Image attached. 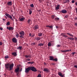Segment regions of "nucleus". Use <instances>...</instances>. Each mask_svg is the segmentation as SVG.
Listing matches in <instances>:
<instances>
[{
	"mask_svg": "<svg viewBox=\"0 0 77 77\" xmlns=\"http://www.w3.org/2000/svg\"><path fill=\"white\" fill-rule=\"evenodd\" d=\"M5 69H7L8 71H11L13 69L14 67V64L12 63L10 64L8 63L5 64Z\"/></svg>",
	"mask_w": 77,
	"mask_h": 77,
	"instance_id": "obj_1",
	"label": "nucleus"
},
{
	"mask_svg": "<svg viewBox=\"0 0 77 77\" xmlns=\"http://www.w3.org/2000/svg\"><path fill=\"white\" fill-rule=\"evenodd\" d=\"M30 70H32V71H33L34 72H37V69H36L35 67L33 66H30L29 67L27 68H26V70L25 71V72L27 73L29 72V71Z\"/></svg>",
	"mask_w": 77,
	"mask_h": 77,
	"instance_id": "obj_2",
	"label": "nucleus"
},
{
	"mask_svg": "<svg viewBox=\"0 0 77 77\" xmlns=\"http://www.w3.org/2000/svg\"><path fill=\"white\" fill-rule=\"evenodd\" d=\"M19 34H18L20 35V38H24V35L25 34V32L23 31H22L20 32H19Z\"/></svg>",
	"mask_w": 77,
	"mask_h": 77,
	"instance_id": "obj_3",
	"label": "nucleus"
},
{
	"mask_svg": "<svg viewBox=\"0 0 77 77\" xmlns=\"http://www.w3.org/2000/svg\"><path fill=\"white\" fill-rule=\"evenodd\" d=\"M5 16H7V17H8V18H9L10 19H11V20H13V19H12V17L10 14L6 13L5 14Z\"/></svg>",
	"mask_w": 77,
	"mask_h": 77,
	"instance_id": "obj_4",
	"label": "nucleus"
},
{
	"mask_svg": "<svg viewBox=\"0 0 77 77\" xmlns=\"http://www.w3.org/2000/svg\"><path fill=\"white\" fill-rule=\"evenodd\" d=\"M63 37H64V38H66L67 37V39H69L70 40H71L72 41H73L74 40V38L73 37H68V36H63Z\"/></svg>",
	"mask_w": 77,
	"mask_h": 77,
	"instance_id": "obj_5",
	"label": "nucleus"
},
{
	"mask_svg": "<svg viewBox=\"0 0 77 77\" xmlns=\"http://www.w3.org/2000/svg\"><path fill=\"white\" fill-rule=\"evenodd\" d=\"M60 13H62L63 14H66L67 13V11L66 10H63L61 11H59Z\"/></svg>",
	"mask_w": 77,
	"mask_h": 77,
	"instance_id": "obj_6",
	"label": "nucleus"
},
{
	"mask_svg": "<svg viewBox=\"0 0 77 77\" xmlns=\"http://www.w3.org/2000/svg\"><path fill=\"white\" fill-rule=\"evenodd\" d=\"M12 42L14 43H17V39H16V38H12Z\"/></svg>",
	"mask_w": 77,
	"mask_h": 77,
	"instance_id": "obj_7",
	"label": "nucleus"
},
{
	"mask_svg": "<svg viewBox=\"0 0 77 77\" xmlns=\"http://www.w3.org/2000/svg\"><path fill=\"white\" fill-rule=\"evenodd\" d=\"M60 5H58L57 6H56L55 7V10H57L60 9Z\"/></svg>",
	"mask_w": 77,
	"mask_h": 77,
	"instance_id": "obj_8",
	"label": "nucleus"
},
{
	"mask_svg": "<svg viewBox=\"0 0 77 77\" xmlns=\"http://www.w3.org/2000/svg\"><path fill=\"white\" fill-rule=\"evenodd\" d=\"M7 5L9 6H11L12 3L11 2H7Z\"/></svg>",
	"mask_w": 77,
	"mask_h": 77,
	"instance_id": "obj_9",
	"label": "nucleus"
},
{
	"mask_svg": "<svg viewBox=\"0 0 77 77\" xmlns=\"http://www.w3.org/2000/svg\"><path fill=\"white\" fill-rule=\"evenodd\" d=\"M43 71L46 72H49V70H48V69L47 68H44V69H43Z\"/></svg>",
	"mask_w": 77,
	"mask_h": 77,
	"instance_id": "obj_10",
	"label": "nucleus"
},
{
	"mask_svg": "<svg viewBox=\"0 0 77 77\" xmlns=\"http://www.w3.org/2000/svg\"><path fill=\"white\" fill-rule=\"evenodd\" d=\"M26 19V18L25 17H21L20 19V22H23L24 21V20Z\"/></svg>",
	"mask_w": 77,
	"mask_h": 77,
	"instance_id": "obj_11",
	"label": "nucleus"
},
{
	"mask_svg": "<svg viewBox=\"0 0 77 77\" xmlns=\"http://www.w3.org/2000/svg\"><path fill=\"white\" fill-rule=\"evenodd\" d=\"M62 74H63V73L60 72H58V75H59V76L61 77H63V75Z\"/></svg>",
	"mask_w": 77,
	"mask_h": 77,
	"instance_id": "obj_12",
	"label": "nucleus"
},
{
	"mask_svg": "<svg viewBox=\"0 0 77 77\" xmlns=\"http://www.w3.org/2000/svg\"><path fill=\"white\" fill-rule=\"evenodd\" d=\"M34 30H36V29H38V26H37V25H36L35 26H34Z\"/></svg>",
	"mask_w": 77,
	"mask_h": 77,
	"instance_id": "obj_13",
	"label": "nucleus"
},
{
	"mask_svg": "<svg viewBox=\"0 0 77 77\" xmlns=\"http://www.w3.org/2000/svg\"><path fill=\"white\" fill-rule=\"evenodd\" d=\"M46 27H48V28H50V29H52L53 28V26H52V25L51 26H49V25H46Z\"/></svg>",
	"mask_w": 77,
	"mask_h": 77,
	"instance_id": "obj_14",
	"label": "nucleus"
},
{
	"mask_svg": "<svg viewBox=\"0 0 77 77\" xmlns=\"http://www.w3.org/2000/svg\"><path fill=\"white\" fill-rule=\"evenodd\" d=\"M27 23H28L30 24L32 23V20H31V19L28 20L27 21Z\"/></svg>",
	"mask_w": 77,
	"mask_h": 77,
	"instance_id": "obj_15",
	"label": "nucleus"
},
{
	"mask_svg": "<svg viewBox=\"0 0 77 77\" xmlns=\"http://www.w3.org/2000/svg\"><path fill=\"white\" fill-rule=\"evenodd\" d=\"M35 39H36L37 41H39V40H40V39H41V38L40 37H37L36 38H35Z\"/></svg>",
	"mask_w": 77,
	"mask_h": 77,
	"instance_id": "obj_16",
	"label": "nucleus"
},
{
	"mask_svg": "<svg viewBox=\"0 0 77 77\" xmlns=\"http://www.w3.org/2000/svg\"><path fill=\"white\" fill-rule=\"evenodd\" d=\"M19 70H20V68L19 67H17V69H15V72H18V71H19Z\"/></svg>",
	"mask_w": 77,
	"mask_h": 77,
	"instance_id": "obj_17",
	"label": "nucleus"
},
{
	"mask_svg": "<svg viewBox=\"0 0 77 77\" xmlns=\"http://www.w3.org/2000/svg\"><path fill=\"white\" fill-rule=\"evenodd\" d=\"M25 57H26V58H31V55H25Z\"/></svg>",
	"mask_w": 77,
	"mask_h": 77,
	"instance_id": "obj_18",
	"label": "nucleus"
},
{
	"mask_svg": "<svg viewBox=\"0 0 77 77\" xmlns=\"http://www.w3.org/2000/svg\"><path fill=\"white\" fill-rule=\"evenodd\" d=\"M49 60L51 61H57V58H55V59H53L52 60L49 59Z\"/></svg>",
	"mask_w": 77,
	"mask_h": 77,
	"instance_id": "obj_19",
	"label": "nucleus"
},
{
	"mask_svg": "<svg viewBox=\"0 0 77 77\" xmlns=\"http://www.w3.org/2000/svg\"><path fill=\"white\" fill-rule=\"evenodd\" d=\"M69 2V0H65V1H64V3H68Z\"/></svg>",
	"mask_w": 77,
	"mask_h": 77,
	"instance_id": "obj_20",
	"label": "nucleus"
},
{
	"mask_svg": "<svg viewBox=\"0 0 77 77\" xmlns=\"http://www.w3.org/2000/svg\"><path fill=\"white\" fill-rule=\"evenodd\" d=\"M61 52H69V50H61Z\"/></svg>",
	"mask_w": 77,
	"mask_h": 77,
	"instance_id": "obj_21",
	"label": "nucleus"
},
{
	"mask_svg": "<svg viewBox=\"0 0 77 77\" xmlns=\"http://www.w3.org/2000/svg\"><path fill=\"white\" fill-rule=\"evenodd\" d=\"M37 46H43V44L42 43H39L38 44V45H37Z\"/></svg>",
	"mask_w": 77,
	"mask_h": 77,
	"instance_id": "obj_22",
	"label": "nucleus"
},
{
	"mask_svg": "<svg viewBox=\"0 0 77 77\" xmlns=\"http://www.w3.org/2000/svg\"><path fill=\"white\" fill-rule=\"evenodd\" d=\"M17 49L22 50V46H19V47H18L17 48Z\"/></svg>",
	"mask_w": 77,
	"mask_h": 77,
	"instance_id": "obj_23",
	"label": "nucleus"
},
{
	"mask_svg": "<svg viewBox=\"0 0 77 77\" xmlns=\"http://www.w3.org/2000/svg\"><path fill=\"white\" fill-rule=\"evenodd\" d=\"M12 55H14V56H17V53H16V52L12 53Z\"/></svg>",
	"mask_w": 77,
	"mask_h": 77,
	"instance_id": "obj_24",
	"label": "nucleus"
},
{
	"mask_svg": "<svg viewBox=\"0 0 77 77\" xmlns=\"http://www.w3.org/2000/svg\"><path fill=\"white\" fill-rule=\"evenodd\" d=\"M15 36H16V38H18V37H20V36H19V34H18V33H17V34H15Z\"/></svg>",
	"mask_w": 77,
	"mask_h": 77,
	"instance_id": "obj_25",
	"label": "nucleus"
},
{
	"mask_svg": "<svg viewBox=\"0 0 77 77\" xmlns=\"http://www.w3.org/2000/svg\"><path fill=\"white\" fill-rule=\"evenodd\" d=\"M7 29H8V30H14V28L13 27H9V28H8Z\"/></svg>",
	"mask_w": 77,
	"mask_h": 77,
	"instance_id": "obj_26",
	"label": "nucleus"
},
{
	"mask_svg": "<svg viewBox=\"0 0 77 77\" xmlns=\"http://www.w3.org/2000/svg\"><path fill=\"white\" fill-rule=\"evenodd\" d=\"M54 20L55 21H57L58 20H59V18L58 17L54 18Z\"/></svg>",
	"mask_w": 77,
	"mask_h": 77,
	"instance_id": "obj_27",
	"label": "nucleus"
},
{
	"mask_svg": "<svg viewBox=\"0 0 77 77\" xmlns=\"http://www.w3.org/2000/svg\"><path fill=\"white\" fill-rule=\"evenodd\" d=\"M67 35H69L70 36H71L72 37H73V35H72V34H71L70 33H67Z\"/></svg>",
	"mask_w": 77,
	"mask_h": 77,
	"instance_id": "obj_28",
	"label": "nucleus"
},
{
	"mask_svg": "<svg viewBox=\"0 0 77 77\" xmlns=\"http://www.w3.org/2000/svg\"><path fill=\"white\" fill-rule=\"evenodd\" d=\"M52 59H54V58H53V57L51 56H49V60H52Z\"/></svg>",
	"mask_w": 77,
	"mask_h": 77,
	"instance_id": "obj_29",
	"label": "nucleus"
},
{
	"mask_svg": "<svg viewBox=\"0 0 77 77\" xmlns=\"http://www.w3.org/2000/svg\"><path fill=\"white\" fill-rule=\"evenodd\" d=\"M42 33H38V36L40 37L42 36Z\"/></svg>",
	"mask_w": 77,
	"mask_h": 77,
	"instance_id": "obj_30",
	"label": "nucleus"
},
{
	"mask_svg": "<svg viewBox=\"0 0 77 77\" xmlns=\"http://www.w3.org/2000/svg\"><path fill=\"white\" fill-rule=\"evenodd\" d=\"M51 42H49L48 43V47H50L51 46Z\"/></svg>",
	"mask_w": 77,
	"mask_h": 77,
	"instance_id": "obj_31",
	"label": "nucleus"
},
{
	"mask_svg": "<svg viewBox=\"0 0 77 77\" xmlns=\"http://www.w3.org/2000/svg\"><path fill=\"white\" fill-rule=\"evenodd\" d=\"M29 15H31L32 14V10H29Z\"/></svg>",
	"mask_w": 77,
	"mask_h": 77,
	"instance_id": "obj_32",
	"label": "nucleus"
},
{
	"mask_svg": "<svg viewBox=\"0 0 77 77\" xmlns=\"http://www.w3.org/2000/svg\"><path fill=\"white\" fill-rule=\"evenodd\" d=\"M36 44V43L35 42H33L32 43V46H35Z\"/></svg>",
	"mask_w": 77,
	"mask_h": 77,
	"instance_id": "obj_33",
	"label": "nucleus"
},
{
	"mask_svg": "<svg viewBox=\"0 0 77 77\" xmlns=\"http://www.w3.org/2000/svg\"><path fill=\"white\" fill-rule=\"evenodd\" d=\"M28 63L32 64L34 63V62H28Z\"/></svg>",
	"mask_w": 77,
	"mask_h": 77,
	"instance_id": "obj_34",
	"label": "nucleus"
},
{
	"mask_svg": "<svg viewBox=\"0 0 77 77\" xmlns=\"http://www.w3.org/2000/svg\"><path fill=\"white\" fill-rule=\"evenodd\" d=\"M30 7L31 8L34 7V5L33 4H32L30 5Z\"/></svg>",
	"mask_w": 77,
	"mask_h": 77,
	"instance_id": "obj_35",
	"label": "nucleus"
},
{
	"mask_svg": "<svg viewBox=\"0 0 77 77\" xmlns=\"http://www.w3.org/2000/svg\"><path fill=\"white\" fill-rule=\"evenodd\" d=\"M9 25H10V22H7L6 23V25L9 26Z\"/></svg>",
	"mask_w": 77,
	"mask_h": 77,
	"instance_id": "obj_36",
	"label": "nucleus"
},
{
	"mask_svg": "<svg viewBox=\"0 0 77 77\" xmlns=\"http://www.w3.org/2000/svg\"><path fill=\"white\" fill-rule=\"evenodd\" d=\"M8 58V56L6 55L5 56V59H7Z\"/></svg>",
	"mask_w": 77,
	"mask_h": 77,
	"instance_id": "obj_37",
	"label": "nucleus"
},
{
	"mask_svg": "<svg viewBox=\"0 0 77 77\" xmlns=\"http://www.w3.org/2000/svg\"><path fill=\"white\" fill-rule=\"evenodd\" d=\"M44 0H38V1L39 2H40V3H41Z\"/></svg>",
	"mask_w": 77,
	"mask_h": 77,
	"instance_id": "obj_38",
	"label": "nucleus"
},
{
	"mask_svg": "<svg viewBox=\"0 0 77 77\" xmlns=\"http://www.w3.org/2000/svg\"><path fill=\"white\" fill-rule=\"evenodd\" d=\"M37 77H41V75H40V74H39Z\"/></svg>",
	"mask_w": 77,
	"mask_h": 77,
	"instance_id": "obj_39",
	"label": "nucleus"
},
{
	"mask_svg": "<svg viewBox=\"0 0 77 77\" xmlns=\"http://www.w3.org/2000/svg\"><path fill=\"white\" fill-rule=\"evenodd\" d=\"M51 18H52V19H54V16H51Z\"/></svg>",
	"mask_w": 77,
	"mask_h": 77,
	"instance_id": "obj_40",
	"label": "nucleus"
},
{
	"mask_svg": "<svg viewBox=\"0 0 77 77\" xmlns=\"http://www.w3.org/2000/svg\"><path fill=\"white\" fill-rule=\"evenodd\" d=\"M26 60L29 61H30V60L29 59H26Z\"/></svg>",
	"mask_w": 77,
	"mask_h": 77,
	"instance_id": "obj_41",
	"label": "nucleus"
},
{
	"mask_svg": "<svg viewBox=\"0 0 77 77\" xmlns=\"http://www.w3.org/2000/svg\"><path fill=\"white\" fill-rule=\"evenodd\" d=\"M60 45H57V48H60Z\"/></svg>",
	"mask_w": 77,
	"mask_h": 77,
	"instance_id": "obj_42",
	"label": "nucleus"
},
{
	"mask_svg": "<svg viewBox=\"0 0 77 77\" xmlns=\"http://www.w3.org/2000/svg\"><path fill=\"white\" fill-rule=\"evenodd\" d=\"M74 67H75L77 69V65L74 66Z\"/></svg>",
	"mask_w": 77,
	"mask_h": 77,
	"instance_id": "obj_43",
	"label": "nucleus"
},
{
	"mask_svg": "<svg viewBox=\"0 0 77 77\" xmlns=\"http://www.w3.org/2000/svg\"><path fill=\"white\" fill-rule=\"evenodd\" d=\"M60 35H66L63 33H62L61 34H60Z\"/></svg>",
	"mask_w": 77,
	"mask_h": 77,
	"instance_id": "obj_44",
	"label": "nucleus"
},
{
	"mask_svg": "<svg viewBox=\"0 0 77 77\" xmlns=\"http://www.w3.org/2000/svg\"><path fill=\"white\" fill-rule=\"evenodd\" d=\"M75 11H76V14H77V7L75 8Z\"/></svg>",
	"mask_w": 77,
	"mask_h": 77,
	"instance_id": "obj_45",
	"label": "nucleus"
},
{
	"mask_svg": "<svg viewBox=\"0 0 77 77\" xmlns=\"http://www.w3.org/2000/svg\"><path fill=\"white\" fill-rule=\"evenodd\" d=\"M75 3V1L72 0V3Z\"/></svg>",
	"mask_w": 77,
	"mask_h": 77,
	"instance_id": "obj_46",
	"label": "nucleus"
},
{
	"mask_svg": "<svg viewBox=\"0 0 77 77\" xmlns=\"http://www.w3.org/2000/svg\"><path fill=\"white\" fill-rule=\"evenodd\" d=\"M2 43L1 42H0V45L2 46Z\"/></svg>",
	"mask_w": 77,
	"mask_h": 77,
	"instance_id": "obj_47",
	"label": "nucleus"
},
{
	"mask_svg": "<svg viewBox=\"0 0 77 77\" xmlns=\"http://www.w3.org/2000/svg\"><path fill=\"white\" fill-rule=\"evenodd\" d=\"M74 19H75V20H77V17H75V18H74Z\"/></svg>",
	"mask_w": 77,
	"mask_h": 77,
	"instance_id": "obj_48",
	"label": "nucleus"
},
{
	"mask_svg": "<svg viewBox=\"0 0 77 77\" xmlns=\"http://www.w3.org/2000/svg\"><path fill=\"white\" fill-rule=\"evenodd\" d=\"M75 53V52H72V55H74Z\"/></svg>",
	"mask_w": 77,
	"mask_h": 77,
	"instance_id": "obj_49",
	"label": "nucleus"
},
{
	"mask_svg": "<svg viewBox=\"0 0 77 77\" xmlns=\"http://www.w3.org/2000/svg\"><path fill=\"white\" fill-rule=\"evenodd\" d=\"M65 18H68V16L67 15L65 16Z\"/></svg>",
	"mask_w": 77,
	"mask_h": 77,
	"instance_id": "obj_50",
	"label": "nucleus"
},
{
	"mask_svg": "<svg viewBox=\"0 0 77 77\" xmlns=\"http://www.w3.org/2000/svg\"><path fill=\"white\" fill-rule=\"evenodd\" d=\"M30 36L31 37H34V35L33 34V35H31Z\"/></svg>",
	"mask_w": 77,
	"mask_h": 77,
	"instance_id": "obj_51",
	"label": "nucleus"
},
{
	"mask_svg": "<svg viewBox=\"0 0 77 77\" xmlns=\"http://www.w3.org/2000/svg\"><path fill=\"white\" fill-rule=\"evenodd\" d=\"M29 36H32V34H31V33H29Z\"/></svg>",
	"mask_w": 77,
	"mask_h": 77,
	"instance_id": "obj_52",
	"label": "nucleus"
},
{
	"mask_svg": "<svg viewBox=\"0 0 77 77\" xmlns=\"http://www.w3.org/2000/svg\"><path fill=\"white\" fill-rule=\"evenodd\" d=\"M75 26H77V23H75Z\"/></svg>",
	"mask_w": 77,
	"mask_h": 77,
	"instance_id": "obj_53",
	"label": "nucleus"
},
{
	"mask_svg": "<svg viewBox=\"0 0 77 77\" xmlns=\"http://www.w3.org/2000/svg\"><path fill=\"white\" fill-rule=\"evenodd\" d=\"M75 5L77 6V2H75Z\"/></svg>",
	"mask_w": 77,
	"mask_h": 77,
	"instance_id": "obj_54",
	"label": "nucleus"
},
{
	"mask_svg": "<svg viewBox=\"0 0 77 77\" xmlns=\"http://www.w3.org/2000/svg\"><path fill=\"white\" fill-rule=\"evenodd\" d=\"M0 30H2V28H0Z\"/></svg>",
	"mask_w": 77,
	"mask_h": 77,
	"instance_id": "obj_55",
	"label": "nucleus"
},
{
	"mask_svg": "<svg viewBox=\"0 0 77 77\" xmlns=\"http://www.w3.org/2000/svg\"><path fill=\"white\" fill-rule=\"evenodd\" d=\"M56 28L58 29V26H56Z\"/></svg>",
	"mask_w": 77,
	"mask_h": 77,
	"instance_id": "obj_56",
	"label": "nucleus"
},
{
	"mask_svg": "<svg viewBox=\"0 0 77 77\" xmlns=\"http://www.w3.org/2000/svg\"><path fill=\"white\" fill-rule=\"evenodd\" d=\"M41 11V10H40V9L39 10H38V11L39 12H40Z\"/></svg>",
	"mask_w": 77,
	"mask_h": 77,
	"instance_id": "obj_57",
	"label": "nucleus"
},
{
	"mask_svg": "<svg viewBox=\"0 0 77 77\" xmlns=\"http://www.w3.org/2000/svg\"><path fill=\"white\" fill-rule=\"evenodd\" d=\"M22 71V68L20 69V72Z\"/></svg>",
	"mask_w": 77,
	"mask_h": 77,
	"instance_id": "obj_58",
	"label": "nucleus"
},
{
	"mask_svg": "<svg viewBox=\"0 0 77 77\" xmlns=\"http://www.w3.org/2000/svg\"><path fill=\"white\" fill-rule=\"evenodd\" d=\"M61 36H67L66 35H61Z\"/></svg>",
	"mask_w": 77,
	"mask_h": 77,
	"instance_id": "obj_59",
	"label": "nucleus"
},
{
	"mask_svg": "<svg viewBox=\"0 0 77 77\" xmlns=\"http://www.w3.org/2000/svg\"><path fill=\"white\" fill-rule=\"evenodd\" d=\"M2 20L5 21V19H2Z\"/></svg>",
	"mask_w": 77,
	"mask_h": 77,
	"instance_id": "obj_60",
	"label": "nucleus"
},
{
	"mask_svg": "<svg viewBox=\"0 0 77 77\" xmlns=\"http://www.w3.org/2000/svg\"><path fill=\"white\" fill-rule=\"evenodd\" d=\"M52 65H55V64H54V63H52Z\"/></svg>",
	"mask_w": 77,
	"mask_h": 77,
	"instance_id": "obj_61",
	"label": "nucleus"
},
{
	"mask_svg": "<svg viewBox=\"0 0 77 77\" xmlns=\"http://www.w3.org/2000/svg\"><path fill=\"white\" fill-rule=\"evenodd\" d=\"M75 39H77V38H75Z\"/></svg>",
	"mask_w": 77,
	"mask_h": 77,
	"instance_id": "obj_62",
	"label": "nucleus"
},
{
	"mask_svg": "<svg viewBox=\"0 0 77 77\" xmlns=\"http://www.w3.org/2000/svg\"><path fill=\"white\" fill-rule=\"evenodd\" d=\"M9 27H7V29H9Z\"/></svg>",
	"mask_w": 77,
	"mask_h": 77,
	"instance_id": "obj_63",
	"label": "nucleus"
},
{
	"mask_svg": "<svg viewBox=\"0 0 77 77\" xmlns=\"http://www.w3.org/2000/svg\"><path fill=\"white\" fill-rule=\"evenodd\" d=\"M71 51V50H69V51Z\"/></svg>",
	"mask_w": 77,
	"mask_h": 77,
	"instance_id": "obj_64",
	"label": "nucleus"
}]
</instances>
